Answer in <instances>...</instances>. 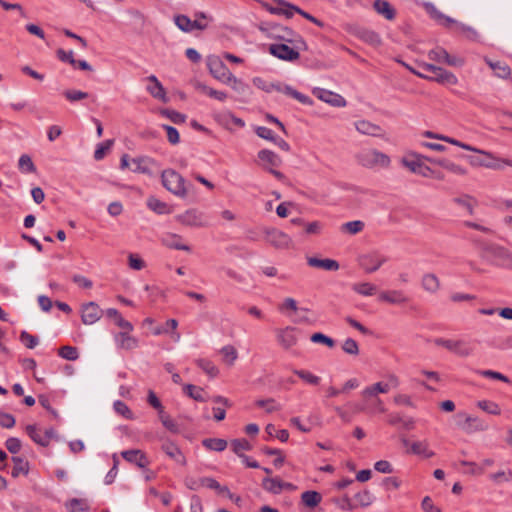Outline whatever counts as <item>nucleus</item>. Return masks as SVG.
I'll return each instance as SVG.
<instances>
[{
	"label": "nucleus",
	"instance_id": "nucleus-1",
	"mask_svg": "<svg viewBox=\"0 0 512 512\" xmlns=\"http://www.w3.org/2000/svg\"><path fill=\"white\" fill-rule=\"evenodd\" d=\"M284 34L278 38L286 43H273L268 47V51L274 57L288 62H293L299 59L300 52L307 50V44L304 39L294 33L289 28L283 29Z\"/></svg>",
	"mask_w": 512,
	"mask_h": 512
},
{
	"label": "nucleus",
	"instance_id": "nucleus-2",
	"mask_svg": "<svg viewBox=\"0 0 512 512\" xmlns=\"http://www.w3.org/2000/svg\"><path fill=\"white\" fill-rule=\"evenodd\" d=\"M482 260L490 265L505 266L512 264V254L503 246L479 237L471 239Z\"/></svg>",
	"mask_w": 512,
	"mask_h": 512
},
{
	"label": "nucleus",
	"instance_id": "nucleus-3",
	"mask_svg": "<svg viewBox=\"0 0 512 512\" xmlns=\"http://www.w3.org/2000/svg\"><path fill=\"white\" fill-rule=\"evenodd\" d=\"M388 423L392 426L398 427V429L401 431L400 438L406 452L410 454H416V442L410 441L404 434V432H408L414 428V418L402 413H391L388 415Z\"/></svg>",
	"mask_w": 512,
	"mask_h": 512
},
{
	"label": "nucleus",
	"instance_id": "nucleus-4",
	"mask_svg": "<svg viewBox=\"0 0 512 512\" xmlns=\"http://www.w3.org/2000/svg\"><path fill=\"white\" fill-rule=\"evenodd\" d=\"M357 162L368 169L388 168L390 166V157L376 149H365L356 156Z\"/></svg>",
	"mask_w": 512,
	"mask_h": 512
},
{
	"label": "nucleus",
	"instance_id": "nucleus-5",
	"mask_svg": "<svg viewBox=\"0 0 512 512\" xmlns=\"http://www.w3.org/2000/svg\"><path fill=\"white\" fill-rule=\"evenodd\" d=\"M457 427L466 434L486 431L488 424L479 417H473L465 412H458L454 416Z\"/></svg>",
	"mask_w": 512,
	"mask_h": 512
},
{
	"label": "nucleus",
	"instance_id": "nucleus-6",
	"mask_svg": "<svg viewBox=\"0 0 512 512\" xmlns=\"http://www.w3.org/2000/svg\"><path fill=\"white\" fill-rule=\"evenodd\" d=\"M161 180L163 186L173 193L176 196L179 197H185L187 194L186 188H185V180L184 178L175 170L173 169H167L164 170L161 174Z\"/></svg>",
	"mask_w": 512,
	"mask_h": 512
},
{
	"label": "nucleus",
	"instance_id": "nucleus-7",
	"mask_svg": "<svg viewBox=\"0 0 512 512\" xmlns=\"http://www.w3.org/2000/svg\"><path fill=\"white\" fill-rule=\"evenodd\" d=\"M26 433L36 444L47 447L53 438H56V431L53 428L42 430L35 424L27 425Z\"/></svg>",
	"mask_w": 512,
	"mask_h": 512
},
{
	"label": "nucleus",
	"instance_id": "nucleus-8",
	"mask_svg": "<svg viewBox=\"0 0 512 512\" xmlns=\"http://www.w3.org/2000/svg\"><path fill=\"white\" fill-rule=\"evenodd\" d=\"M423 69L431 71L432 76L426 77L429 80L438 82L442 85L453 86L458 83V78L452 72L432 64H422Z\"/></svg>",
	"mask_w": 512,
	"mask_h": 512
},
{
	"label": "nucleus",
	"instance_id": "nucleus-9",
	"mask_svg": "<svg viewBox=\"0 0 512 512\" xmlns=\"http://www.w3.org/2000/svg\"><path fill=\"white\" fill-rule=\"evenodd\" d=\"M387 261L388 258L385 255L379 252H372L362 255L359 258V265L366 273H373Z\"/></svg>",
	"mask_w": 512,
	"mask_h": 512
},
{
	"label": "nucleus",
	"instance_id": "nucleus-10",
	"mask_svg": "<svg viewBox=\"0 0 512 512\" xmlns=\"http://www.w3.org/2000/svg\"><path fill=\"white\" fill-rule=\"evenodd\" d=\"M435 343L439 346L445 347L447 350L455 353L456 355H458L460 357H467L473 351V349L469 345V343H467L464 340H451V339L438 338L435 340Z\"/></svg>",
	"mask_w": 512,
	"mask_h": 512
},
{
	"label": "nucleus",
	"instance_id": "nucleus-11",
	"mask_svg": "<svg viewBox=\"0 0 512 512\" xmlns=\"http://www.w3.org/2000/svg\"><path fill=\"white\" fill-rule=\"evenodd\" d=\"M208 68L211 75L218 81L224 84L231 83V76L233 75L228 67L218 57L210 58L208 61Z\"/></svg>",
	"mask_w": 512,
	"mask_h": 512
},
{
	"label": "nucleus",
	"instance_id": "nucleus-12",
	"mask_svg": "<svg viewBox=\"0 0 512 512\" xmlns=\"http://www.w3.org/2000/svg\"><path fill=\"white\" fill-rule=\"evenodd\" d=\"M177 221L190 227H204L208 225L205 214L197 209H189L177 216Z\"/></svg>",
	"mask_w": 512,
	"mask_h": 512
},
{
	"label": "nucleus",
	"instance_id": "nucleus-13",
	"mask_svg": "<svg viewBox=\"0 0 512 512\" xmlns=\"http://www.w3.org/2000/svg\"><path fill=\"white\" fill-rule=\"evenodd\" d=\"M422 6L429 15V17L439 26L447 29L450 25L455 23V19L442 13L433 3L423 2Z\"/></svg>",
	"mask_w": 512,
	"mask_h": 512
},
{
	"label": "nucleus",
	"instance_id": "nucleus-14",
	"mask_svg": "<svg viewBox=\"0 0 512 512\" xmlns=\"http://www.w3.org/2000/svg\"><path fill=\"white\" fill-rule=\"evenodd\" d=\"M277 3V6H273L267 2L261 1V6L271 14L274 15H284L286 18L290 19L294 15L295 5L285 1V0H273Z\"/></svg>",
	"mask_w": 512,
	"mask_h": 512
},
{
	"label": "nucleus",
	"instance_id": "nucleus-15",
	"mask_svg": "<svg viewBox=\"0 0 512 512\" xmlns=\"http://www.w3.org/2000/svg\"><path fill=\"white\" fill-rule=\"evenodd\" d=\"M265 234L266 241L277 249L288 248L291 244V238L280 230L269 229Z\"/></svg>",
	"mask_w": 512,
	"mask_h": 512
},
{
	"label": "nucleus",
	"instance_id": "nucleus-16",
	"mask_svg": "<svg viewBox=\"0 0 512 512\" xmlns=\"http://www.w3.org/2000/svg\"><path fill=\"white\" fill-rule=\"evenodd\" d=\"M102 316V310L95 302H89L82 305L81 319L85 325L96 323Z\"/></svg>",
	"mask_w": 512,
	"mask_h": 512
},
{
	"label": "nucleus",
	"instance_id": "nucleus-17",
	"mask_svg": "<svg viewBox=\"0 0 512 512\" xmlns=\"http://www.w3.org/2000/svg\"><path fill=\"white\" fill-rule=\"evenodd\" d=\"M131 164L133 165L131 169L133 172L147 175H152L153 167L158 166L157 162L148 156L132 158Z\"/></svg>",
	"mask_w": 512,
	"mask_h": 512
},
{
	"label": "nucleus",
	"instance_id": "nucleus-18",
	"mask_svg": "<svg viewBox=\"0 0 512 512\" xmlns=\"http://www.w3.org/2000/svg\"><path fill=\"white\" fill-rule=\"evenodd\" d=\"M121 456L129 463L135 464L139 468L145 469L150 461L145 452L139 449L125 450L121 452Z\"/></svg>",
	"mask_w": 512,
	"mask_h": 512
},
{
	"label": "nucleus",
	"instance_id": "nucleus-19",
	"mask_svg": "<svg viewBox=\"0 0 512 512\" xmlns=\"http://www.w3.org/2000/svg\"><path fill=\"white\" fill-rule=\"evenodd\" d=\"M257 156L260 161V165L267 171L272 168H277L282 164L280 156L268 149L260 150Z\"/></svg>",
	"mask_w": 512,
	"mask_h": 512
},
{
	"label": "nucleus",
	"instance_id": "nucleus-20",
	"mask_svg": "<svg viewBox=\"0 0 512 512\" xmlns=\"http://www.w3.org/2000/svg\"><path fill=\"white\" fill-rule=\"evenodd\" d=\"M449 31H451L454 34L461 35L465 37L466 39L470 41H478L479 40V33L477 30L465 23L459 22L455 19V23L450 25V28H447Z\"/></svg>",
	"mask_w": 512,
	"mask_h": 512
},
{
	"label": "nucleus",
	"instance_id": "nucleus-21",
	"mask_svg": "<svg viewBox=\"0 0 512 512\" xmlns=\"http://www.w3.org/2000/svg\"><path fill=\"white\" fill-rule=\"evenodd\" d=\"M277 340L284 349H290L297 343L296 329L294 327H286L277 330Z\"/></svg>",
	"mask_w": 512,
	"mask_h": 512
},
{
	"label": "nucleus",
	"instance_id": "nucleus-22",
	"mask_svg": "<svg viewBox=\"0 0 512 512\" xmlns=\"http://www.w3.org/2000/svg\"><path fill=\"white\" fill-rule=\"evenodd\" d=\"M162 451L177 464L186 465V458L180 448L172 441L165 440L161 446Z\"/></svg>",
	"mask_w": 512,
	"mask_h": 512
},
{
	"label": "nucleus",
	"instance_id": "nucleus-23",
	"mask_svg": "<svg viewBox=\"0 0 512 512\" xmlns=\"http://www.w3.org/2000/svg\"><path fill=\"white\" fill-rule=\"evenodd\" d=\"M314 94L322 101L334 106V107H344L346 105V100L339 94L331 92L325 89H317L314 91Z\"/></svg>",
	"mask_w": 512,
	"mask_h": 512
},
{
	"label": "nucleus",
	"instance_id": "nucleus-24",
	"mask_svg": "<svg viewBox=\"0 0 512 512\" xmlns=\"http://www.w3.org/2000/svg\"><path fill=\"white\" fill-rule=\"evenodd\" d=\"M114 341L119 349L133 350L138 347V340L130 332H119L114 335Z\"/></svg>",
	"mask_w": 512,
	"mask_h": 512
},
{
	"label": "nucleus",
	"instance_id": "nucleus-25",
	"mask_svg": "<svg viewBox=\"0 0 512 512\" xmlns=\"http://www.w3.org/2000/svg\"><path fill=\"white\" fill-rule=\"evenodd\" d=\"M355 128L356 130L365 135L373 136V137H383L384 131L383 129L367 120H360L355 122Z\"/></svg>",
	"mask_w": 512,
	"mask_h": 512
},
{
	"label": "nucleus",
	"instance_id": "nucleus-26",
	"mask_svg": "<svg viewBox=\"0 0 512 512\" xmlns=\"http://www.w3.org/2000/svg\"><path fill=\"white\" fill-rule=\"evenodd\" d=\"M485 63L494 71L496 77L507 79L511 75L510 67L503 61H492L485 57Z\"/></svg>",
	"mask_w": 512,
	"mask_h": 512
},
{
	"label": "nucleus",
	"instance_id": "nucleus-27",
	"mask_svg": "<svg viewBox=\"0 0 512 512\" xmlns=\"http://www.w3.org/2000/svg\"><path fill=\"white\" fill-rule=\"evenodd\" d=\"M162 243L168 248L187 251L189 252L191 249L188 245L182 243L181 236L177 234L167 233L162 237Z\"/></svg>",
	"mask_w": 512,
	"mask_h": 512
},
{
	"label": "nucleus",
	"instance_id": "nucleus-28",
	"mask_svg": "<svg viewBox=\"0 0 512 512\" xmlns=\"http://www.w3.org/2000/svg\"><path fill=\"white\" fill-rule=\"evenodd\" d=\"M147 80L150 82V84L147 86V91L156 99L162 100L164 102L167 101L166 98V92L164 90V87L159 82L156 76L151 75L147 77Z\"/></svg>",
	"mask_w": 512,
	"mask_h": 512
},
{
	"label": "nucleus",
	"instance_id": "nucleus-29",
	"mask_svg": "<svg viewBox=\"0 0 512 512\" xmlns=\"http://www.w3.org/2000/svg\"><path fill=\"white\" fill-rule=\"evenodd\" d=\"M396 384L391 382H377L371 386L366 387L362 391V395L364 397H374L379 393H388L392 387H394Z\"/></svg>",
	"mask_w": 512,
	"mask_h": 512
},
{
	"label": "nucleus",
	"instance_id": "nucleus-30",
	"mask_svg": "<svg viewBox=\"0 0 512 512\" xmlns=\"http://www.w3.org/2000/svg\"><path fill=\"white\" fill-rule=\"evenodd\" d=\"M307 263L311 267L320 268L327 271H337L339 263L333 259H319L316 257H308Z\"/></svg>",
	"mask_w": 512,
	"mask_h": 512
},
{
	"label": "nucleus",
	"instance_id": "nucleus-31",
	"mask_svg": "<svg viewBox=\"0 0 512 512\" xmlns=\"http://www.w3.org/2000/svg\"><path fill=\"white\" fill-rule=\"evenodd\" d=\"M262 486L266 491L272 494H279L283 489L290 487L291 484L283 482L279 478L267 477L263 479Z\"/></svg>",
	"mask_w": 512,
	"mask_h": 512
},
{
	"label": "nucleus",
	"instance_id": "nucleus-32",
	"mask_svg": "<svg viewBox=\"0 0 512 512\" xmlns=\"http://www.w3.org/2000/svg\"><path fill=\"white\" fill-rule=\"evenodd\" d=\"M452 201L459 207L463 208L469 215L474 214L475 207L478 205V201L468 194L455 197Z\"/></svg>",
	"mask_w": 512,
	"mask_h": 512
},
{
	"label": "nucleus",
	"instance_id": "nucleus-33",
	"mask_svg": "<svg viewBox=\"0 0 512 512\" xmlns=\"http://www.w3.org/2000/svg\"><path fill=\"white\" fill-rule=\"evenodd\" d=\"M214 19L210 14H207L203 11H197L194 13L193 30H206L209 26V23L213 22Z\"/></svg>",
	"mask_w": 512,
	"mask_h": 512
},
{
	"label": "nucleus",
	"instance_id": "nucleus-34",
	"mask_svg": "<svg viewBox=\"0 0 512 512\" xmlns=\"http://www.w3.org/2000/svg\"><path fill=\"white\" fill-rule=\"evenodd\" d=\"M13 468L11 471L12 477L16 478L20 475H27L29 472V463L24 458L19 456L12 457Z\"/></svg>",
	"mask_w": 512,
	"mask_h": 512
},
{
	"label": "nucleus",
	"instance_id": "nucleus-35",
	"mask_svg": "<svg viewBox=\"0 0 512 512\" xmlns=\"http://www.w3.org/2000/svg\"><path fill=\"white\" fill-rule=\"evenodd\" d=\"M374 9L376 12L384 16L387 20L395 18V10L392 8L389 2L385 0H375Z\"/></svg>",
	"mask_w": 512,
	"mask_h": 512
},
{
	"label": "nucleus",
	"instance_id": "nucleus-36",
	"mask_svg": "<svg viewBox=\"0 0 512 512\" xmlns=\"http://www.w3.org/2000/svg\"><path fill=\"white\" fill-rule=\"evenodd\" d=\"M195 87L200 92L206 94L207 96H209L211 98L217 99L221 102H224L228 97L226 92L215 90V89H213L203 83H200V82L197 83Z\"/></svg>",
	"mask_w": 512,
	"mask_h": 512
},
{
	"label": "nucleus",
	"instance_id": "nucleus-37",
	"mask_svg": "<svg viewBox=\"0 0 512 512\" xmlns=\"http://www.w3.org/2000/svg\"><path fill=\"white\" fill-rule=\"evenodd\" d=\"M322 500V496L317 491H305L301 495V501L309 508L316 507Z\"/></svg>",
	"mask_w": 512,
	"mask_h": 512
},
{
	"label": "nucleus",
	"instance_id": "nucleus-38",
	"mask_svg": "<svg viewBox=\"0 0 512 512\" xmlns=\"http://www.w3.org/2000/svg\"><path fill=\"white\" fill-rule=\"evenodd\" d=\"M184 393L195 401L205 402L207 398L204 396V390L193 384H186L183 387Z\"/></svg>",
	"mask_w": 512,
	"mask_h": 512
},
{
	"label": "nucleus",
	"instance_id": "nucleus-39",
	"mask_svg": "<svg viewBox=\"0 0 512 512\" xmlns=\"http://www.w3.org/2000/svg\"><path fill=\"white\" fill-rule=\"evenodd\" d=\"M381 301L392 304H400L406 301V297L400 291H384L379 295Z\"/></svg>",
	"mask_w": 512,
	"mask_h": 512
},
{
	"label": "nucleus",
	"instance_id": "nucleus-40",
	"mask_svg": "<svg viewBox=\"0 0 512 512\" xmlns=\"http://www.w3.org/2000/svg\"><path fill=\"white\" fill-rule=\"evenodd\" d=\"M439 279L434 274H425L422 278V287L424 290L435 293L439 289Z\"/></svg>",
	"mask_w": 512,
	"mask_h": 512
},
{
	"label": "nucleus",
	"instance_id": "nucleus-41",
	"mask_svg": "<svg viewBox=\"0 0 512 512\" xmlns=\"http://www.w3.org/2000/svg\"><path fill=\"white\" fill-rule=\"evenodd\" d=\"M174 24L182 32L190 33V32L193 31L192 20L188 16H186L184 14H180V15L174 16Z\"/></svg>",
	"mask_w": 512,
	"mask_h": 512
},
{
	"label": "nucleus",
	"instance_id": "nucleus-42",
	"mask_svg": "<svg viewBox=\"0 0 512 512\" xmlns=\"http://www.w3.org/2000/svg\"><path fill=\"white\" fill-rule=\"evenodd\" d=\"M147 207L157 214L169 213L168 205L154 196H151L147 199Z\"/></svg>",
	"mask_w": 512,
	"mask_h": 512
},
{
	"label": "nucleus",
	"instance_id": "nucleus-43",
	"mask_svg": "<svg viewBox=\"0 0 512 512\" xmlns=\"http://www.w3.org/2000/svg\"><path fill=\"white\" fill-rule=\"evenodd\" d=\"M202 444L207 449L217 452H221L227 447V441L220 438H207L203 440Z\"/></svg>",
	"mask_w": 512,
	"mask_h": 512
},
{
	"label": "nucleus",
	"instance_id": "nucleus-44",
	"mask_svg": "<svg viewBox=\"0 0 512 512\" xmlns=\"http://www.w3.org/2000/svg\"><path fill=\"white\" fill-rule=\"evenodd\" d=\"M220 353L223 356V361L229 366H232L238 358V352L232 345L223 346Z\"/></svg>",
	"mask_w": 512,
	"mask_h": 512
},
{
	"label": "nucleus",
	"instance_id": "nucleus-45",
	"mask_svg": "<svg viewBox=\"0 0 512 512\" xmlns=\"http://www.w3.org/2000/svg\"><path fill=\"white\" fill-rule=\"evenodd\" d=\"M364 222L361 220L349 221L341 225V231L350 235L360 233L364 229Z\"/></svg>",
	"mask_w": 512,
	"mask_h": 512
},
{
	"label": "nucleus",
	"instance_id": "nucleus-46",
	"mask_svg": "<svg viewBox=\"0 0 512 512\" xmlns=\"http://www.w3.org/2000/svg\"><path fill=\"white\" fill-rule=\"evenodd\" d=\"M196 364L211 378H214L219 374V369L208 359H198Z\"/></svg>",
	"mask_w": 512,
	"mask_h": 512
},
{
	"label": "nucleus",
	"instance_id": "nucleus-47",
	"mask_svg": "<svg viewBox=\"0 0 512 512\" xmlns=\"http://www.w3.org/2000/svg\"><path fill=\"white\" fill-rule=\"evenodd\" d=\"M353 291L363 296H372L376 293V286L372 283L362 282L352 286Z\"/></svg>",
	"mask_w": 512,
	"mask_h": 512
},
{
	"label": "nucleus",
	"instance_id": "nucleus-48",
	"mask_svg": "<svg viewBox=\"0 0 512 512\" xmlns=\"http://www.w3.org/2000/svg\"><path fill=\"white\" fill-rule=\"evenodd\" d=\"M231 448L232 451L241 458V455H244L243 451H250L252 446L246 439L241 438L232 440Z\"/></svg>",
	"mask_w": 512,
	"mask_h": 512
},
{
	"label": "nucleus",
	"instance_id": "nucleus-49",
	"mask_svg": "<svg viewBox=\"0 0 512 512\" xmlns=\"http://www.w3.org/2000/svg\"><path fill=\"white\" fill-rule=\"evenodd\" d=\"M18 168L23 173H34L36 171V167L31 157L27 154L20 156L18 161Z\"/></svg>",
	"mask_w": 512,
	"mask_h": 512
},
{
	"label": "nucleus",
	"instance_id": "nucleus-50",
	"mask_svg": "<svg viewBox=\"0 0 512 512\" xmlns=\"http://www.w3.org/2000/svg\"><path fill=\"white\" fill-rule=\"evenodd\" d=\"M162 425L172 433H178L179 428L177 423L163 410L158 414Z\"/></svg>",
	"mask_w": 512,
	"mask_h": 512
},
{
	"label": "nucleus",
	"instance_id": "nucleus-51",
	"mask_svg": "<svg viewBox=\"0 0 512 512\" xmlns=\"http://www.w3.org/2000/svg\"><path fill=\"white\" fill-rule=\"evenodd\" d=\"M283 93L287 96H290V97L298 100L302 104H311V100L308 96L300 93L299 91L295 90L291 86L285 85L283 87Z\"/></svg>",
	"mask_w": 512,
	"mask_h": 512
},
{
	"label": "nucleus",
	"instance_id": "nucleus-52",
	"mask_svg": "<svg viewBox=\"0 0 512 512\" xmlns=\"http://www.w3.org/2000/svg\"><path fill=\"white\" fill-rule=\"evenodd\" d=\"M265 431L270 437H277L281 442L289 439V432L286 429L277 430L273 424H268Z\"/></svg>",
	"mask_w": 512,
	"mask_h": 512
},
{
	"label": "nucleus",
	"instance_id": "nucleus-53",
	"mask_svg": "<svg viewBox=\"0 0 512 512\" xmlns=\"http://www.w3.org/2000/svg\"><path fill=\"white\" fill-rule=\"evenodd\" d=\"M58 354L63 359H66L69 361H75L79 357L77 348L73 347V346H62L59 349Z\"/></svg>",
	"mask_w": 512,
	"mask_h": 512
},
{
	"label": "nucleus",
	"instance_id": "nucleus-54",
	"mask_svg": "<svg viewBox=\"0 0 512 512\" xmlns=\"http://www.w3.org/2000/svg\"><path fill=\"white\" fill-rule=\"evenodd\" d=\"M178 327V321L176 319H168L165 323V326H157L153 330V334L156 336L162 334H168L169 331H175Z\"/></svg>",
	"mask_w": 512,
	"mask_h": 512
},
{
	"label": "nucleus",
	"instance_id": "nucleus-55",
	"mask_svg": "<svg viewBox=\"0 0 512 512\" xmlns=\"http://www.w3.org/2000/svg\"><path fill=\"white\" fill-rule=\"evenodd\" d=\"M293 373L311 385H318L320 382V377L312 374L311 372H309L307 370L294 369Z\"/></svg>",
	"mask_w": 512,
	"mask_h": 512
},
{
	"label": "nucleus",
	"instance_id": "nucleus-56",
	"mask_svg": "<svg viewBox=\"0 0 512 512\" xmlns=\"http://www.w3.org/2000/svg\"><path fill=\"white\" fill-rule=\"evenodd\" d=\"M64 97L70 102L81 101L89 97L87 92L69 89L63 92Z\"/></svg>",
	"mask_w": 512,
	"mask_h": 512
},
{
	"label": "nucleus",
	"instance_id": "nucleus-57",
	"mask_svg": "<svg viewBox=\"0 0 512 512\" xmlns=\"http://www.w3.org/2000/svg\"><path fill=\"white\" fill-rule=\"evenodd\" d=\"M477 406L481 410H483L489 414H492V415H499L501 412L498 404H496L495 402H492V401L482 400L477 403Z\"/></svg>",
	"mask_w": 512,
	"mask_h": 512
},
{
	"label": "nucleus",
	"instance_id": "nucleus-58",
	"mask_svg": "<svg viewBox=\"0 0 512 512\" xmlns=\"http://www.w3.org/2000/svg\"><path fill=\"white\" fill-rule=\"evenodd\" d=\"M356 502L362 506L367 507L371 505L374 501V496L368 490H364L355 495Z\"/></svg>",
	"mask_w": 512,
	"mask_h": 512
},
{
	"label": "nucleus",
	"instance_id": "nucleus-59",
	"mask_svg": "<svg viewBox=\"0 0 512 512\" xmlns=\"http://www.w3.org/2000/svg\"><path fill=\"white\" fill-rule=\"evenodd\" d=\"M229 85L239 94H246L249 92V86L234 75L231 76V83Z\"/></svg>",
	"mask_w": 512,
	"mask_h": 512
},
{
	"label": "nucleus",
	"instance_id": "nucleus-60",
	"mask_svg": "<svg viewBox=\"0 0 512 512\" xmlns=\"http://www.w3.org/2000/svg\"><path fill=\"white\" fill-rule=\"evenodd\" d=\"M113 407L115 412L118 413L119 415L125 417L126 419H132L133 414L129 407L123 401H115Z\"/></svg>",
	"mask_w": 512,
	"mask_h": 512
},
{
	"label": "nucleus",
	"instance_id": "nucleus-61",
	"mask_svg": "<svg viewBox=\"0 0 512 512\" xmlns=\"http://www.w3.org/2000/svg\"><path fill=\"white\" fill-rule=\"evenodd\" d=\"M342 349L345 353L349 355H358L359 354V346L357 342L352 338H347L343 344Z\"/></svg>",
	"mask_w": 512,
	"mask_h": 512
},
{
	"label": "nucleus",
	"instance_id": "nucleus-62",
	"mask_svg": "<svg viewBox=\"0 0 512 512\" xmlns=\"http://www.w3.org/2000/svg\"><path fill=\"white\" fill-rule=\"evenodd\" d=\"M20 340L29 349L35 348L39 343V340L36 336H33L26 331H23L20 334Z\"/></svg>",
	"mask_w": 512,
	"mask_h": 512
},
{
	"label": "nucleus",
	"instance_id": "nucleus-63",
	"mask_svg": "<svg viewBox=\"0 0 512 512\" xmlns=\"http://www.w3.org/2000/svg\"><path fill=\"white\" fill-rule=\"evenodd\" d=\"M112 144H113L112 140H107V141L99 144L94 152L95 160L103 159L106 152L111 148Z\"/></svg>",
	"mask_w": 512,
	"mask_h": 512
},
{
	"label": "nucleus",
	"instance_id": "nucleus-64",
	"mask_svg": "<svg viewBox=\"0 0 512 512\" xmlns=\"http://www.w3.org/2000/svg\"><path fill=\"white\" fill-rule=\"evenodd\" d=\"M70 512H89L87 505L78 499H72L69 502Z\"/></svg>",
	"mask_w": 512,
	"mask_h": 512
}]
</instances>
